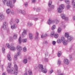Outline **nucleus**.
<instances>
[{
	"instance_id": "nucleus-62",
	"label": "nucleus",
	"mask_w": 75,
	"mask_h": 75,
	"mask_svg": "<svg viewBox=\"0 0 75 75\" xmlns=\"http://www.w3.org/2000/svg\"><path fill=\"white\" fill-rule=\"evenodd\" d=\"M2 75H6V74H5V73H3L2 74Z\"/></svg>"
},
{
	"instance_id": "nucleus-19",
	"label": "nucleus",
	"mask_w": 75,
	"mask_h": 75,
	"mask_svg": "<svg viewBox=\"0 0 75 75\" xmlns=\"http://www.w3.org/2000/svg\"><path fill=\"white\" fill-rule=\"evenodd\" d=\"M6 47H7V48H10V44L8 43H6Z\"/></svg>"
},
{
	"instance_id": "nucleus-32",
	"label": "nucleus",
	"mask_w": 75,
	"mask_h": 75,
	"mask_svg": "<svg viewBox=\"0 0 75 75\" xmlns=\"http://www.w3.org/2000/svg\"><path fill=\"white\" fill-rule=\"evenodd\" d=\"M57 43H61V41L60 39H58L57 41Z\"/></svg>"
},
{
	"instance_id": "nucleus-12",
	"label": "nucleus",
	"mask_w": 75,
	"mask_h": 75,
	"mask_svg": "<svg viewBox=\"0 0 75 75\" xmlns=\"http://www.w3.org/2000/svg\"><path fill=\"white\" fill-rule=\"evenodd\" d=\"M64 7L65 6H64V5L63 4H62L60 6L59 8H60L61 9H64Z\"/></svg>"
},
{
	"instance_id": "nucleus-22",
	"label": "nucleus",
	"mask_w": 75,
	"mask_h": 75,
	"mask_svg": "<svg viewBox=\"0 0 75 75\" xmlns=\"http://www.w3.org/2000/svg\"><path fill=\"white\" fill-rule=\"evenodd\" d=\"M6 13L7 14H9L10 13V9L9 8L6 10Z\"/></svg>"
},
{
	"instance_id": "nucleus-1",
	"label": "nucleus",
	"mask_w": 75,
	"mask_h": 75,
	"mask_svg": "<svg viewBox=\"0 0 75 75\" xmlns=\"http://www.w3.org/2000/svg\"><path fill=\"white\" fill-rule=\"evenodd\" d=\"M7 71L8 72H10V74H13L15 75H17L18 74V72H17V71H16V72H15V71H14V69L13 68H12L9 71V70L8 69L7 70Z\"/></svg>"
},
{
	"instance_id": "nucleus-64",
	"label": "nucleus",
	"mask_w": 75,
	"mask_h": 75,
	"mask_svg": "<svg viewBox=\"0 0 75 75\" xmlns=\"http://www.w3.org/2000/svg\"><path fill=\"white\" fill-rule=\"evenodd\" d=\"M45 37H46V36H47V34H45Z\"/></svg>"
},
{
	"instance_id": "nucleus-57",
	"label": "nucleus",
	"mask_w": 75,
	"mask_h": 75,
	"mask_svg": "<svg viewBox=\"0 0 75 75\" xmlns=\"http://www.w3.org/2000/svg\"><path fill=\"white\" fill-rule=\"evenodd\" d=\"M20 54V52H18L17 53V55H19V54Z\"/></svg>"
},
{
	"instance_id": "nucleus-34",
	"label": "nucleus",
	"mask_w": 75,
	"mask_h": 75,
	"mask_svg": "<svg viewBox=\"0 0 75 75\" xmlns=\"http://www.w3.org/2000/svg\"><path fill=\"white\" fill-rule=\"evenodd\" d=\"M0 18L1 20L4 18V16L3 15H1L0 16Z\"/></svg>"
},
{
	"instance_id": "nucleus-60",
	"label": "nucleus",
	"mask_w": 75,
	"mask_h": 75,
	"mask_svg": "<svg viewBox=\"0 0 75 75\" xmlns=\"http://www.w3.org/2000/svg\"><path fill=\"white\" fill-rule=\"evenodd\" d=\"M35 20H38V18H36L35 19Z\"/></svg>"
},
{
	"instance_id": "nucleus-54",
	"label": "nucleus",
	"mask_w": 75,
	"mask_h": 75,
	"mask_svg": "<svg viewBox=\"0 0 75 75\" xmlns=\"http://www.w3.org/2000/svg\"><path fill=\"white\" fill-rule=\"evenodd\" d=\"M45 60L46 62H47V61H48V59H45Z\"/></svg>"
},
{
	"instance_id": "nucleus-8",
	"label": "nucleus",
	"mask_w": 75,
	"mask_h": 75,
	"mask_svg": "<svg viewBox=\"0 0 75 75\" xmlns=\"http://www.w3.org/2000/svg\"><path fill=\"white\" fill-rule=\"evenodd\" d=\"M17 49L18 51H21V50H22V47L19 46H18L17 47Z\"/></svg>"
},
{
	"instance_id": "nucleus-37",
	"label": "nucleus",
	"mask_w": 75,
	"mask_h": 75,
	"mask_svg": "<svg viewBox=\"0 0 75 75\" xmlns=\"http://www.w3.org/2000/svg\"><path fill=\"white\" fill-rule=\"evenodd\" d=\"M65 2L66 3H67V4H69V1H68L67 0H65Z\"/></svg>"
},
{
	"instance_id": "nucleus-46",
	"label": "nucleus",
	"mask_w": 75,
	"mask_h": 75,
	"mask_svg": "<svg viewBox=\"0 0 75 75\" xmlns=\"http://www.w3.org/2000/svg\"><path fill=\"white\" fill-rule=\"evenodd\" d=\"M65 40V38H64L62 37L61 38V40L62 41H64Z\"/></svg>"
},
{
	"instance_id": "nucleus-21",
	"label": "nucleus",
	"mask_w": 75,
	"mask_h": 75,
	"mask_svg": "<svg viewBox=\"0 0 75 75\" xmlns=\"http://www.w3.org/2000/svg\"><path fill=\"white\" fill-rule=\"evenodd\" d=\"M28 72H29V75H33V73H32V71L31 70H29Z\"/></svg>"
},
{
	"instance_id": "nucleus-53",
	"label": "nucleus",
	"mask_w": 75,
	"mask_h": 75,
	"mask_svg": "<svg viewBox=\"0 0 75 75\" xmlns=\"http://www.w3.org/2000/svg\"><path fill=\"white\" fill-rule=\"evenodd\" d=\"M16 1V0H13V3H15Z\"/></svg>"
},
{
	"instance_id": "nucleus-48",
	"label": "nucleus",
	"mask_w": 75,
	"mask_h": 75,
	"mask_svg": "<svg viewBox=\"0 0 75 75\" xmlns=\"http://www.w3.org/2000/svg\"><path fill=\"white\" fill-rule=\"evenodd\" d=\"M25 7H27V5H28V4L26 2L25 4Z\"/></svg>"
},
{
	"instance_id": "nucleus-49",
	"label": "nucleus",
	"mask_w": 75,
	"mask_h": 75,
	"mask_svg": "<svg viewBox=\"0 0 75 75\" xmlns=\"http://www.w3.org/2000/svg\"><path fill=\"white\" fill-rule=\"evenodd\" d=\"M51 8H54V5H52L51 6Z\"/></svg>"
},
{
	"instance_id": "nucleus-15",
	"label": "nucleus",
	"mask_w": 75,
	"mask_h": 75,
	"mask_svg": "<svg viewBox=\"0 0 75 75\" xmlns=\"http://www.w3.org/2000/svg\"><path fill=\"white\" fill-rule=\"evenodd\" d=\"M74 0H72V3H73V8H75V2H74Z\"/></svg>"
},
{
	"instance_id": "nucleus-10",
	"label": "nucleus",
	"mask_w": 75,
	"mask_h": 75,
	"mask_svg": "<svg viewBox=\"0 0 75 75\" xmlns=\"http://www.w3.org/2000/svg\"><path fill=\"white\" fill-rule=\"evenodd\" d=\"M42 72H43V73L46 74L47 72V70L46 69L43 68L42 69Z\"/></svg>"
},
{
	"instance_id": "nucleus-18",
	"label": "nucleus",
	"mask_w": 75,
	"mask_h": 75,
	"mask_svg": "<svg viewBox=\"0 0 75 75\" xmlns=\"http://www.w3.org/2000/svg\"><path fill=\"white\" fill-rule=\"evenodd\" d=\"M55 33H54V32H52L51 33V34H50V37H53Z\"/></svg>"
},
{
	"instance_id": "nucleus-52",
	"label": "nucleus",
	"mask_w": 75,
	"mask_h": 75,
	"mask_svg": "<svg viewBox=\"0 0 75 75\" xmlns=\"http://www.w3.org/2000/svg\"><path fill=\"white\" fill-rule=\"evenodd\" d=\"M11 13L12 14H14V11H12V12H11Z\"/></svg>"
},
{
	"instance_id": "nucleus-35",
	"label": "nucleus",
	"mask_w": 75,
	"mask_h": 75,
	"mask_svg": "<svg viewBox=\"0 0 75 75\" xmlns=\"http://www.w3.org/2000/svg\"><path fill=\"white\" fill-rule=\"evenodd\" d=\"M25 34H26V31L25 30H24L23 31V33H22V35H25Z\"/></svg>"
},
{
	"instance_id": "nucleus-36",
	"label": "nucleus",
	"mask_w": 75,
	"mask_h": 75,
	"mask_svg": "<svg viewBox=\"0 0 75 75\" xmlns=\"http://www.w3.org/2000/svg\"><path fill=\"white\" fill-rule=\"evenodd\" d=\"M8 67L9 68H10L11 67V64L10 63H9L8 64Z\"/></svg>"
},
{
	"instance_id": "nucleus-6",
	"label": "nucleus",
	"mask_w": 75,
	"mask_h": 75,
	"mask_svg": "<svg viewBox=\"0 0 75 75\" xmlns=\"http://www.w3.org/2000/svg\"><path fill=\"white\" fill-rule=\"evenodd\" d=\"M10 50L13 51H14V50H16V47H14L13 46H11L10 47Z\"/></svg>"
},
{
	"instance_id": "nucleus-24",
	"label": "nucleus",
	"mask_w": 75,
	"mask_h": 75,
	"mask_svg": "<svg viewBox=\"0 0 75 75\" xmlns=\"http://www.w3.org/2000/svg\"><path fill=\"white\" fill-rule=\"evenodd\" d=\"M54 38H57V37H58V35L57 34H56L54 35Z\"/></svg>"
},
{
	"instance_id": "nucleus-30",
	"label": "nucleus",
	"mask_w": 75,
	"mask_h": 75,
	"mask_svg": "<svg viewBox=\"0 0 75 75\" xmlns=\"http://www.w3.org/2000/svg\"><path fill=\"white\" fill-rule=\"evenodd\" d=\"M58 33H60L61 31V28H59L58 29Z\"/></svg>"
},
{
	"instance_id": "nucleus-4",
	"label": "nucleus",
	"mask_w": 75,
	"mask_h": 75,
	"mask_svg": "<svg viewBox=\"0 0 75 75\" xmlns=\"http://www.w3.org/2000/svg\"><path fill=\"white\" fill-rule=\"evenodd\" d=\"M61 16L62 17V18L63 19H65V20L66 21L67 20H68V18L66 17L65 15L64 14H62L61 15Z\"/></svg>"
},
{
	"instance_id": "nucleus-17",
	"label": "nucleus",
	"mask_w": 75,
	"mask_h": 75,
	"mask_svg": "<svg viewBox=\"0 0 75 75\" xmlns=\"http://www.w3.org/2000/svg\"><path fill=\"white\" fill-rule=\"evenodd\" d=\"M63 44L64 45H67V44H68V42H67V40H65L63 42Z\"/></svg>"
},
{
	"instance_id": "nucleus-63",
	"label": "nucleus",
	"mask_w": 75,
	"mask_h": 75,
	"mask_svg": "<svg viewBox=\"0 0 75 75\" xmlns=\"http://www.w3.org/2000/svg\"><path fill=\"white\" fill-rule=\"evenodd\" d=\"M23 75H27V73H25Z\"/></svg>"
},
{
	"instance_id": "nucleus-40",
	"label": "nucleus",
	"mask_w": 75,
	"mask_h": 75,
	"mask_svg": "<svg viewBox=\"0 0 75 75\" xmlns=\"http://www.w3.org/2000/svg\"><path fill=\"white\" fill-rule=\"evenodd\" d=\"M28 26H31V25H32V24L30 23H28Z\"/></svg>"
},
{
	"instance_id": "nucleus-47",
	"label": "nucleus",
	"mask_w": 75,
	"mask_h": 75,
	"mask_svg": "<svg viewBox=\"0 0 75 75\" xmlns=\"http://www.w3.org/2000/svg\"><path fill=\"white\" fill-rule=\"evenodd\" d=\"M55 22L56 23V24H58V23H59V21H58V20H56L55 21Z\"/></svg>"
},
{
	"instance_id": "nucleus-43",
	"label": "nucleus",
	"mask_w": 75,
	"mask_h": 75,
	"mask_svg": "<svg viewBox=\"0 0 75 75\" xmlns=\"http://www.w3.org/2000/svg\"><path fill=\"white\" fill-rule=\"evenodd\" d=\"M11 28H12V29H13V28H15V25H14L13 26H11Z\"/></svg>"
},
{
	"instance_id": "nucleus-14",
	"label": "nucleus",
	"mask_w": 75,
	"mask_h": 75,
	"mask_svg": "<svg viewBox=\"0 0 75 75\" xmlns=\"http://www.w3.org/2000/svg\"><path fill=\"white\" fill-rule=\"evenodd\" d=\"M29 37L30 39H32L33 38V35L31 33L29 34Z\"/></svg>"
},
{
	"instance_id": "nucleus-28",
	"label": "nucleus",
	"mask_w": 75,
	"mask_h": 75,
	"mask_svg": "<svg viewBox=\"0 0 75 75\" xmlns=\"http://www.w3.org/2000/svg\"><path fill=\"white\" fill-rule=\"evenodd\" d=\"M20 13H22V14H25V11H23L22 12V11H20Z\"/></svg>"
},
{
	"instance_id": "nucleus-27",
	"label": "nucleus",
	"mask_w": 75,
	"mask_h": 75,
	"mask_svg": "<svg viewBox=\"0 0 75 75\" xmlns=\"http://www.w3.org/2000/svg\"><path fill=\"white\" fill-rule=\"evenodd\" d=\"M55 28V25H53L52 27V30H54Z\"/></svg>"
},
{
	"instance_id": "nucleus-59",
	"label": "nucleus",
	"mask_w": 75,
	"mask_h": 75,
	"mask_svg": "<svg viewBox=\"0 0 75 75\" xmlns=\"http://www.w3.org/2000/svg\"><path fill=\"white\" fill-rule=\"evenodd\" d=\"M17 57V55H15V58H16Z\"/></svg>"
},
{
	"instance_id": "nucleus-9",
	"label": "nucleus",
	"mask_w": 75,
	"mask_h": 75,
	"mask_svg": "<svg viewBox=\"0 0 75 75\" xmlns=\"http://www.w3.org/2000/svg\"><path fill=\"white\" fill-rule=\"evenodd\" d=\"M7 25V23H6V22H4V24L3 25L2 28H6V25Z\"/></svg>"
},
{
	"instance_id": "nucleus-31",
	"label": "nucleus",
	"mask_w": 75,
	"mask_h": 75,
	"mask_svg": "<svg viewBox=\"0 0 75 75\" xmlns=\"http://www.w3.org/2000/svg\"><path fill=\"white\" fill-rule=\"evenodd\" d=\"M27 40L26 39H23L22 40V41L23 42H27Z\"/></svg>"
},
{
	"instance_id": "nucleus-16",
	"label": "nucleus",
	"mask_w": 75,
	"mask_h": 75,
	"mask_svg": "<svg viewBox=\"0 0 75 75\" xmlns=\"http://www.w3.org/2000/svg\"><path fill=\"white\" fill-rule=\"evenodd\" d=\"M62 9H61V8H58V13H62V10H61Z\"/></svg>"
},
{
	"instance_id": "nucleus-38",
	"label": "nucleus",
	"mask_w": 75,
	"mask_h": 75,
	"mask_svg": "<svg viewBox=\"0 0 75 75\" xmlns=\"http://www.w3.org/2000/svg\"><path fill=\"white\" fill-rule=\"evenodd\" d=\"M2 51L3 52H5V49L4 47H3L2 48Z\"/></svg>"
},
{
	"instance_id": "nucleus-11",
	"label": "nucleus",
	"mask_w": 75,
	"mask_h": 75,
	"mask_svg": "<svg viewBox=\"0 0 75 75\" xmlns=\"http://www.w3.org/2000/svg\"><path fill=\"white\" fill-rule=\"evenodd\" d=\"M14 68L16 71H18V66H17V65L15 64L14 65Z\"/></svg>"
},
{
	"instance_id": "nucleus-61",
	"label": "nucleus",
	"mask_w": 75,
	"mask_h": 75,
	"mask_svg": "<svg viewBox=\"0 0 75 75\" xmlns=\"http://www.w3.org/2000/svg\"><path fill=\"white\" fill-rule=\"evenodd\" d=\"M6 1V0H3V1L4 2H5V1Z\"/></svg>"
},
{
	"instance_id": "nucleus-26",
	"label": "nucleus",
	"mask_w": 75,
	"mask_h": 75,
	"mask_svg": "<svg viewBox=\"0 0 75 75\" xmlns=\"http://www.w3.org/2000/svg\"><path fill=\"white\" fill-rule=\"evenodd\" d=\"M18 43L19 44H21V37H20L19 39Z\"/></svg>"
},
{
	"instance_id": "nucleus-45",
	"label": "nucleus",
	"mask_w": 75,
	"mask_h": 75,
	"mask_svg": "<svg viewBox=\"0 0 75 75\" xmlns=\"http://www.w3.org/2000/svg\"><path fill=\"white\" fill-rule=\"evenodd\" d=\"M53 72V70H52L50 71V74H52Z\"/></svg>"
},
{
	"instance_id": "nucleus-51",
	"label": "nucleus",
	"mask_w": 75,
	"mask_h": 75,
	"mask_svg": "<svg viewBox=\"0 0 75 75\" xmlns=\"http://www.w3.org/2000/svg\"><path fill=\"white\" fill-rule=\"evenodd\" d=\"M36 0H32V1L33 3H35V2Z\"/></svg>"
},
{
	"instance_id": "nucleus-29",
	"label": "nucleus",
	"mask_w": 75,
	"mask_h": 75,
	"mask_svg": "<svg viewBox=\"0 0 75 75\" xmlns=\"http://www.w3.org/2000/svg\"><path fill=\"white\" fill-rule=\"evenodd\" d=\"M52 4V1H50L49 3V7H50V6H51V5Z\"/></svg>"
},
{
	"instance_id": "nucleus-25",
	"label": "nucleus",
	"mask_w": 75,
	"mask_h": 75,
	"mask_svg": "<svg viewBox=\"0 0 75 75\" xmlns=\"http://www.w3.org/2000/svg\"><path fill=\"white\" fill-rule=\"evenodd\" d=\"M23 62L24 64H26L27 62V59H24L23 60Z\"/></svg>"
},
{
	"instance_id": "nucleus-55",
	"label": "nucleus",
	"mask_w": 75,
	"mask_h": 75,
	"mask_svg": "<svg viewBox=\"0 0 75 75\" xmlns=\"http://www.w3.org/2000/svg\"><path fill=\"white\" fill-rule=\"evenodd\" d=\"M44 37V36L42 34L41 35V38H43V37Z\"/></svg>"
},
{
	"instance_id": "nucleus-33",
	"label": "nucleus",
	"mask_w": 75,
	"mask_h": 75,
	"mask_svg": "<svg viewBox=\"0 0 75 75\" xmlns=\"http://www.w3.org/2000/svg\"><path fill=\"white\" fill-rule=\"evenodd\" d=\"M23 51L24 52H26L27 51V49L25 48V47L23 48Z\"/></svg>"
},
{
	"instance_id": "nucleus-20",
	"label": "nucleus",
	"mask_w": 75,
	"mask_h": 75,
	"mask_svg": "<svg viewBox=\"0 0 75 75\" xmlns=\"http://www.w3.org/2000/svg\"><path fill=\"white\" fill-rule=\"evenodd\" d=\"M39 68H41V69H43V66H42V65L41 64L39 65Z\"/></svg>"
},
{
	"instance_id": "nucleus-39",
	"label": "nucleus",
	"mask_w": 75,
	"mask_h": 75,
	"mask_svg": "<svg viewBox=\"0 0 75 75\" xmlns=\"http://www.w3.org/2000/svg\"><path fill=\"white\" fill-rule=\"evenodd\" d=\"M13 38L14 39H16V38H17V35H13Z\"/></svg>"
},
{
	"instance_id": "nucleus-41",
	"label": "nucleus",
	"mask_w": 75,
	"mask_h": 75,
	"mask_svg": "<svg viewBox=\"0 0 75 75\" xmlns=\"http://www.w3.org/2000/svg\"><path fill=\"white\" fill-rule=\"evenodd\" d=\"M58 64L59 65H60V64H61V61H60V60H58Z\"/></svg>"
},
{
	"instance_id": "nucleus-56",
	"label": "nucleus",
	"mask_w": 75,
	"mask_h": 75,
	"mask_svg": "<svg viewBox=\"0 0 75 75\" xmlns=\"http://www.w3.org/2000/svg\"><path fill=\"white\" fill-rule=\"evenodd\" d=\"M73 20H75V16L73 17Z\"/></svg>"
},
{
	"instance_id": "nucleus-44",
	"label": "nucleus",
	"mask_w": 75,
	"mask_h": 75,
	"mask_svg": "<svg viewBox=\"0 0 75 75\" xmlns=\"http://www.w3.org/2000/svg\"><path fill=\"white\" fill-rule=\"evenodd\" d=\"M52 44L53 45H54L55 44H56V42L55 41H53L52 42Z\"/></svg>"
},
{
	"instance_id": "nucleus-2",
	"label": "nucleus",
	"mask_w": 75,
	"mask_h": 75,
	"mask_svg": "<svg viewBox=\"0 0 75 75\" xmlns=\"http://www.w3.org/2000/svg\"><path fill=\"white\" fill-rule=\"evenodd\" d=\"M65 37L68 38L67 41H71L72 40V38L71 36H69L68 33H65Z\"/></svg>"
},
{
	"instance_id": "nucleus-23",
	"label": "nucleus",
	"mask_w": 75,
	"mask_h": 75,
	"mask_svg": "<svg viewBox=\"0 0 75 75\" xmlns=\"http://www.w3.org/2000/svg\"><path fill=\"white\" fill-rule=\"evenodd\" d=\"M61 51L59 52L57 54V55L58 57H60V56H61Z\"/></svg>"
},
{
	"instance_id": "nucleus-7",
	"label": "nucleus",
	"mask_w": 75,
	"mask_h": 75,
	"mask_svg": "<svg viewBox=\"0 0 75 75\" xmlns=\"http://www.w3.org/2000/svg\"><path fill=\"white\" fill-rule=\"evenodd\" d=\"M64 63L67 65H68L69 64V61L67 59H64Z\"/></svg>"
},
{
	"instance_id": "nucleus-42",
	"label": "nucleus",
	"mask_w": 75,
	"mask_h": 75,
	"mask_svg": "<svg viewBox=\"0 0 75 75\" xmlns=\"http://www.w3.org/2000/svg\"><path fill=\"white\" fill-rule=\"evenodd\" d=\"M16 22L17 23H19V20L18 19H17L16 20Z\"/></svg>"
},
{
	"instance_id": "nucleus-5",
	"label": "nucleus",
	"mask_w": 75,
	"mask_h": 75,
	"mask_svg": "<svg viewBox=\"0 0 75 75\" xmlns=\"http://www.w3.org/2000/svg\"><path fill=\"white\" fill-rule=\"evenodd\" d=\"M52 23H54V21H51V19H49L48 21V24H49V25H50V24H51Z\"/></svg>"
},
{
	"instance_id": "nucleus-13",
	"label": "nucleus",
	"mask_w": 75,
	"mask_h": 75,
	"mask_svg": "<svg viewBox=\"0 0 75 75\" xmlns=\"http://www.w3.org/2000/svg\"><path fill=\"white\" fill-rule=\"evenodd\" d=\"M8 59L9 61H11V58L10 57V54H8L7 55Z\"/></svg>"
},
{
	"instance_id": "nucleus-58",
	"label": "nucleus",
	"mask_w": 75,
	"mask_h": 75,
	"mask_svg": "<svg viewBox=\"0 0 75 75\" xmlns=\"http://www.w3.org/2000/svg\"><path fill=\"white\" fill-rule=\"evenodd\" d=\"M36 34L38 36L39 35V34L38 33H36Z\"/></svg>"
},
{
	"instance_id": "nucleus-3",
	"label": "nucleus",
	"mask_w": 75,
	"mask_h": 75,
	"mask_svg": "<svg viewBox=\"0 0 75 75\" xmlns=\"http://www.w3.org/2000/svg\"><path fill=\"white\" fill-rule=\"evenodd\" d=\"M7 6H10L11 8H12L14 6V4H12V1H9V2H7L6 3Z\"/></svg>"
},
{
	"instance_id": "nucleus-50",
	"label": "nucleus",
	"mask_w": 75,
	"mask_h": 75,
	"mask_svg": "<svg viewBox=\"0 0 75 75\" xmlns=\"http://www.w3.org/2000/svg\"><path fill=\"white\" fill-rule=\"evenodd\" d=\"M70 7H71V6L69 5H68L67 6V8H70Z\"/></svg>"
}]
</instances>
